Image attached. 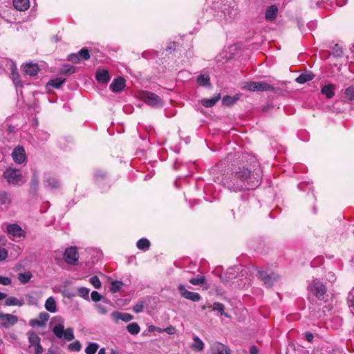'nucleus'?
<instances>
[{
	"label": "nucleus",
	"mask_w": 354,
	"mask_h": 354,
	"mask_svg": "<svg viewBox=\"0 0 354 354\" xmlns=\"http://www.w3.org/2000/svg\"><path fill=\"white\" fill-rule=\"evenodd\" d=\"M246 163L235 167L229 176L222 180L223 185L234 192L254 189L261 183L262 169L254 156H248Z\"/></svg>",
	"instance_id": "nucleus-1"
},
{
	"label": "nucleus",
	"mask_w": 354,
	"mask_h": 354,
	"mask_svg": "<svg viewBox=\"0 0 354 354\" xmlns=\"http://www.w3.org/2000/svg\"><path fill=\"white\" fill-rule=\"evenodd\" d=\"M10 72V78L15 85L17 92L21 93L23 83L20 80V75L17 72V66L12 59L4 57L0 59V74Z\"/></svg>",
	"instance_id": "nucleus-2"
},
{
	"label": "nucleus",
	"mask_w": 354,
	"mask_h": 354,
	"mask_svg": "<svg viewBox=\"0 0 354 354\" xmlns=\"http://www.w3.org/2000/svg\"><path fill=\"white\" fill-rule=\"evenodd\" d=\"M53 322L55 323L53 332L57 338L64 337L68 342L72 341L74 339L73 329L68 328L64 330V320L61 316L55 317Z\"/></svg>",
	"instance_id": "nucleus-3"
},
{
	"label": "nucleus",
	"mask_w": 354,
	"mask_h": 354,
	"mask_svg": "<svg viewBox=\"0 0 354 354\" xmlns=\"http://www.w3.org/2000/svg\"><path fill=\"white\" fill-rule=\"evenodd\" d=\"M3 177L9 185L21 186L26 183L21 171L12 167H8L3 174Z\"/></svg>",
	"instance_id": "nucleus-4"
},
{
	"label": "nucleus",
	"mask_w": 354,
	"mask_h": 354,
	"mask_svg": "<svg viewBox=\"0 0 354 354\" xmlns=\"http://www.w3.org/2000/svg\"><path fill=\"white\" fill-rule=\"evenodd\" d=\"M308 292L315 296L318 300L326 301L328 295L326 286L318 279L313 280L308 286Z\"/></svg>",
	"instance_id": "nucleus-5"
},
{
	"label": "nucleus",
	"mask_w": 354,
	"mask_h": 354,
	"mask_svg": "<svg viewBox=\"0 0 354 354\" xmlns=\"http://www.w3.org/2000/svg\"><path fill=\"white\" fill-rule=\"evenodd\" d=\"M140 98L149 106L154 108H160L163 106V101L160 96L150 91H143Z\"/></svg>",
	"instance_id": "nucleus-6"
},
{
	"label": "nucleus",
	"mask_w": 354,
	"mask_h": 354,
	"mask_svg": "<svg viewBox=\"0 0 354 354\" xmlns=\"http://www.w3.org/2000/svg\"><path fill=\"white\" fill-rule=\"evenodd\" d=\"M250 91H273L274 88L265 82H248L243 87Z\"/></svg>",
	"instance_id": "nucleus-7"
},
{
	"label": "nucleus",
	"mask_w": 354,
	"mask_h": 354,
	"mask_svg": "<svg viewBox=\"0 0 354 354\" xmlns=\"http://www.w3.org/2000/svg\"><path fill=\"white\" fill-rule=\"evenodd\" d=\"M257 276L264 282V284L268 288L273 286L274 284L279 279V274L274 272L268 274L266 272L261 270H258Z\"/></svg>",
	"instance_id": "nucleus-8"
},
{
	"label": "nucleus",
	"mask_w": 354,
	"mask_h": 354,
	"mask_svg": "<svg viewBox=\"0 0 354 354\" xmlns=\"http://www.w3.org/2000/svg\"><path fill=\"white\" fill-rule=\"evenodd\" d=\"M239 13L238 6L234 5L232 6L224 5V8L221 11L220 17L225 21H231L234 19Z\"/></svg>",
	"instance_id": "nucleus-9"
},
{
	"label": "nucleus",
	"mask_w": 354,
	"mask_h": 354,
	"mask_svg": "<svg viewBox=\"0 0 354 354\" xmlns=\"http://www.w3.org/2000/svg\"><path fill=\"white\" fill-rule=\"evenodd\" d=\"M79 254L76 247H71L66 250L64 259L68 264L75 265L77 263Z\"/></svg>",
	"instance_id": "nucleus-10"
},
{
	"label": "nucleus",
	"mask_w": 354,
	"mask_h": 354,
	"mask_svg": "<svg viewBox=\"0 0 354 354\" xmlns=\"http://www.w3.org/2000/svg\"><path fill=\"white\" fill-rule=\"evenodd\" d=\"M18 322V317L15 315L0 313V325L8 328Z\"/></svg>",
	"instance_id": "nucleus-11"
},
{
	"label": "nucleus",
	"mask_w": 354,
	"mask_h": 354,
	"mask_svg": "<svg viewBox=\"0 0 354 354\" xmlns=\"http://www.w3.org/2000/svg\"><path fill=\"white\" fill-rule=\"evenodd\" d=\"M180 295L186 299L197 302L201 300V295L198 292H191L185 288V287L180 284L178 287Z\"/></svg>",
	"instance_id": "nucleus-12"
},
{
	"label": "nucleus",
	"mask_w": 354,
	"mask_h": 354,
	"mask_svg": "<svg viewBox=\"0 0 354 354\" xmlns=\"http://www.w3.org/2000/svg\"><path fill=\"white\" fill-rule=\"evenodd\" d=\"M11 156L14 162L17 164H22L26 161V155L23 147L17 146L15 147Z\"/></svg>",
	"instance_id": "nucleus-13"
},
{
	"label": "nucleus",
	"mask_w": 354,
	"mask_h": 354,
	"mask_svg": "<svg viewBox=\"0 0 354 354\" xmlns=\"http://www.w3.org/2000/svg\"><path fill=\"white\" fill-rule=\"evenodd\" d=\"M230 352L228 346L219 342H215L211 346V354H230Z\"/></svg>",
	"instance_id": "nucleus-14"
},
{
	"label": "nucleus",
	"mask_w": 354,
	"mask_h": 354,
	"mask_svg": "<svg viewBox=\"0 0 354 354\" xmlns=\"http://www.w3.org/2000/svg\"><path fill=\"white\" fill-rule=\"evenodd\" d=\"M7 232L14 238H20L24 236V231L16 223L9 224L7 226Z\"/></svg>",
	"instance_id": "nucleus-15"
},
{
	"label": "nucleus",
	"mask_w": 354,
	"mask_h": 354,
	"mask_svg": "<svg viewBox=\"0 0 354 354\" xmlns=\"http://www.w3.org/2000/svg\"><path fill=\"white\" fill-rule=\"evenodd\" d=\"M23 71L25 75L30 76H36L39 71L37 64L27 63L23 65Z\"/></svg>",
	"instance_id": "nucleus-16"
},
{
	"label": "nucleus",
	"mask_w": 354,
	"mask_h": 354,
	"mask_svg": "<svg viewBox=\"0 0 354 354\" xmlns=\"http://www.w3.org/2000/svg\"><path fill=\"white\" fill-rule=\"evenodd\" d=\"M111 317L115 322H118L119 320L128 322L133 319V316L132 315L126 313H120L118 311L113 312L111 313Z\"/></svg>",
	"instance_id": "nucleus-17"
},
{
	"label": "nucleus",
	"mask_w": 354,
	"mask_h": 354,
	"mask_svg": "<svg viewBox=\"0 0 354 354\" xmlns=\"http://www.w3.org/2000/svg\"><path fill=\"white\" fill-rule=\"evenodd\" d=\"M95 79L100 83H107L110 80L108 71L103 68H98L95 73Z\"/></svg>",
	"instance_id": "nucleus-18"
},
{
	"label": "nucleus",
	"mask_w": 354,
	"mask_h": 354,
	"mask_svg": "<svg viewBox=\"0 0 354 354\" xmlns=\"http://www.w3.org/2000/svg\"><path fill=\"white\" fill-rule=\"evenodd\" d=\"M125 86V81L124 78L119 77L115 79L112 83L110 84V89L115 92L118 93L121 91Z\"/></svg>",
	"instance_id": "nucleus-19"
},
{
	"label": "nucleus",
	"mask_w": 354,
	"mask_h": 354,
	"mask_svg": "<svg viewBox=\"0 0 354 354\" xmlns=\"http://www.w3.org/2000/svg\"><path fill=\"white\" fill-rule=\"evenodd\" d=\"M335 85L328 84L323 86L321 89V93L326 97L328 99H331L335 95Z\"/></svg>",
	"instance_id": "nucleus-20"
},
{
	"label": "nucleus",
	"mask_w": 354,
	"mask_h": 354,
	"mask_svg": "<svg viewBox=\"0 0 354 354\" xmlns=\"http://www.w3.org/2000/svg\"><path fill=\"white\" fill-rule=\"evenodd\" d=\"M278 12V8L275 5H272L269 6L265 13V17L268 21H272L274 20L277 15Z\"/></svg>",
	"instance_id": "nucleus-21"
},
{
	"label": "nucleus",
	"mask_w": 354,
	"mask_h": 354,
	"mask_svg": "<svg viewBox=\"0 0 354 354\" xmlns=\"http://www.w3.org/2000/svg\"><path fill=\"white\" fill-rule=\"evenodd\" d=\"M196 82L201 86L209 87L211 86L209 75L207 73L200 74L197 77Z\"/></svg>",
	"instance_id": "nucleus-22"
},
{
	"label": "nucleus",
	"mask_w": 354,
	"mask_h": 354,
	"mask_svg": "<svg viewBox=\"0 0 354 354\" xmlns=\"http://www.w3.org/2000/svg\"><path fill=\"white\" fill-rule=\"evenodd\" d=\"M44 185L50 189H56L59 187V181L57 178L49 175L46 177Z\"/></svg>",
	"instance_id": "nucleus-23"
},
{
	"label": "nucleus",
	"mask_w": 354,
	"mask_h": 354,
	"mask_svg": "<svg viewBox=\"0 0 354 354\" xmlns=\"http://www.w3.org/2000/svg\"><path fill=\"white\" fill-rule=\"evenodd\" d=\"M14 7L19 11H25L30 6L29 0H13Z\"/></svg>",
	"instance_id": "nucleus-24"
},
{
	"label": "nucleus",
	"mask_w": 354,
	"mask_h": 354,
	"mask_svg": "<svg viewBox=\"0 0 354 354\" xmlns=\"http://www.w3.org/2000/svg\"><path fill=\"white\" fill-rule=\"evenodd\" d=\"M44 306L46 310L50 313H55L57 310L56 301L53 297L46 299Z\"/></svg>",
	"instance_id": "nucleus-25"
},
{
	"label": "nucleus",
	"mask_w": 354,
	"mask_h": 354,
	"mask_svg": "<svg viewBox=\"0 0 354 354\" xmlns=\"http://www.w3.org/2000/svg\"><path fill=\"white\" fill-rule=\"evenodd\" d=\"M221 98V95L218 94L216 96L213 97L212 98L207 99L204 98L202 99L201 103L203 106L207 108H209L213 106Z\"/></svg>",
	"instance_id": "nucleus-26"
},
{
	"label": "nucleus",
	"mask_w": 354,
	"mask_h": 354,
	"mask_svg": "<svg viewBox=\"0 0 354 354\" xmlns=\"http://www.w3.org/2000/svg\"><path fill=\"white\" fill-rule=\"evenodd\" d=\"M314 78V75L311 72H306L301 74L296 78V82L299 84H304Z\"/></svg>",
	"instance_id": "nucleus-27"
},
{
	"label": "nucleus",
	"mask_w": 354,
	"mask_h": 354,
	"mask_svg": "<svg viewBox=\"0 0 354 354\" xmlns=\"http://www.w3.org/2000/svg\"><path fill=\"white\" fill-rule=\"evenodd\" d=\"M5 305L7 306H22L24 305V301L22 299H18L15 297H9L5 301Z\"/></svg>",
	"instance_id": "nucleus-28"
},
{
	"label": "nucleus",
	"mask_w": 354,
	"mask_h": 354,
	"mask_svg": "<svg viewBox=\"0 0 354 354\" xmlns=\"http://www.w3.org/2000/svg\"><path fill=\"white\" fill-rule=\"evenodd\" d=\"M194 343L192 344L191 348L196 351H202L204 349L203 342L197 336L194 338Z\"/></svg>",
	"instance_id": "nucleus-29"
},
{
	"label": "nucleus",
	"mask_w": 354,
	"mask_h": 354,
	"mask_svg": "<svg viewBox=\"0 0 354 354\" xmlns=\"http://www.w3.org/2000/svg\"><path fill=\"white\" fill-rule=\"evenodd\" d=\"M94 178L96 184L100 186L102 181L106 180V173L102 170H97L95 172Z\"/></svg>",
	"instance_id": "nucleus-30"
},
{
	"label": "nucleus",
	"mask_w": 354,
	"mask_h": 354,
	"mask_svg": "<svg viewBox=\"0 0 354 354\" xmlns=\"http://www.w3.org/2000/svg\"><path fill=\"white\" fill-rule=\"evenodd\" d=\"M10 203V198L8 193L5 192H0V205L2 208H7Z\"/></svg>",
	"instance_id": "nucleus-31"
},
{
	"label": "nucleus",
	"mask_w": 354,
	"mask_h": 354,
	"mask_svg": "<svg viewBox=\"0 0 354 354\" xmlns=\"http://www.w3.org/2000/svg\"><path fill=\"white\" fill-rule=\"evenodd\" d=\"M28 341L30 346H34L40 343V338L37 335V334L32 331H29L28 333Z\"/></svg>",
	"instance_id": "nucleus-32"
},
{
	"label": "nucleus",
	"mask_w": 354,
	"mask_h": 354,
	"mask_svg": "<svg viewBox=\"0 0 354 354\" xmlns=\"http://www.w3.org/2000/svg\"><path fill=\"white\" fill-rule=\"evenodd\" d=\"M32 274L30 271L18 274V279L22 284L28 283L32 278Z\"/></svg>",
	"instance_id": "nucleus-33"
},
{
	"label": "nucleus",
	"mask_w": 354,
	"mask_h": 354,
	"mask_svg": "<svg viewBox=\"0 0 354 354\" xmlns=\"http://www.w3.org/2000/svg\"><path fill=\"white\" fill-rule=\"evenodd\" d=\"M137 248L142 250H147L151 245L150 241L147 239H140L136 243Z\"/></svg>",
	"instance_id": "nucleus-34"
},
{
	"label": "nucleus",
	"mask_w": 354,
	"mask_h": 354,
	"mask_svg": "<svg viewBox=\"0 0 354 354\" xmlns=\"http://www.w3.org/2000/svg\"><path fill=\"white\" fill-rule=\"evenodd\" d=\"M189 282L194 286L202 285L206 282V277L204 275H197L196 277L191 278Z\"/></svg>",
	"instance_id": "nucleus-35"
},
{
	"label": "nucleus",
	"mask_w": 354,
	"mask_h": 354,
	"mask_svg": "<svg viewBox=\"0 0 354 354\" xmlns=\"http://www.w3.org/2000/svg\"><path fill=\"white\" fill-rule=\"evenodd\" d=\"M127 329L130 334L137 335L140 333V327L136 322H133L127 325Z\"/></svg>",
	"instance_id": "nucleus-36"
},
{
	"label": "nucleus",
	"mask_w": 354,
	"mask_h": 354,
	"mask_svg": "<svg viewBox=\"0 0 354 354\" xmlns=\"http://www.w3.org/2000/svg\"><path fill=\"white\" fill-rule=\"evenodd\" d=\"M75 67L71 64H64L60 69V73L64 75H70L75 73Z\"/></svg>",
	"instance_id": "nucleus-37"
},
{
	"label": "nucleus",
	"mask_w": 354,
	"mask_h": 354,
	"mask_svg": "<svg viewBox=\"0 0 354 354\" xmlns=\"http://www.w3.org/2000/svg\"><path fill=\"white\" fill-rule=\"evenodd\" d=\"M212 307L213 310L218 311L221 315H224L226 317H229V315L225 313V306L222 303L215 302L214 303Z\"/></svg>",
	"instance_id": "nucleus-38"
},
{
	"label": "nucleus",
	"mask_w": 354,
	"mask_h": 354,
	"mask_svg": "<svg viewBox=\"0 0 354 354\" xmlns=\"http://www.w3.org/2000/svg\"><path fill=\"white\" fill-rule=\"evenodd\" d=\"M122 286H123L122 281H113L111 283L110 290L113 293H115V292L120 291V290L122 288Z\"/></svg>",
	"instance_id": "nucleus-39"
},
{
	"label": "nucleus",
	"mask_w": 354,
	"mask_h": 354,
	"mask_svg": "<svg viewBox=\"0 0 354 354\" xmlns=\"http://www.w3.org/2000/svg\"><path fill=\"white\" fill-rule=\"evenodd\" d=\"M98 348L99 346L97 343H90L86 348L85 352L86 354H95L97 352Z\"/></svg>",
	"instance_id": "nucleus-40"
},
{
	"label": "nucleus",
	"mask_w": 354,
	"mask_h": 354,
	"mask_svg": "<svg viewBox=\"0 0 354 354\" xmlns=\"http://www.w3.org/2000/svg\"><path fill=\"white\" fill-rule=\"evenodd\" d=\"M78 56L80 59L88 60L90 58V53L88 49L83 48L78 53Z\"/></svg>",
	"instance_id": "nucleus-41"
},
{
	"label": "nucleus",
	"mask_w": 354,
	"mask_h": 354,
	"mask_svg": "<svg viewBox=\"0 0 354 354\" xmlns=\"http://www.w3.org/2000/svg\"><path fill=\"white\" fill-rule=\"evenodd\" d=\"M237 100H238V97L227 95L223 98L222 102H223V104H224L225 106H230V105L233 104Z\"/></svg>",
	"instance_id": "nucleus-42"
},
{
	"label": "nucleus",
	"mask_w": 354,
	"mask_h": 354,
	"mask_svg": "<svg viewBox=\"0 0 354 354\" xmlns=\"http://www.w3.org/2000/svg\"><path fill=\"white\" fill-rule=\"evenodd\" d=\"M344 93L348 100L353 101L354 100V86L346 88Z\"/></svg>",
	"instance_id": "nucleus-43"
},
{
	"label": "nucleus",
	"mask_w": 354,
	"mask_h": 354,
	"mask_svg": "<svg viewBox=\"0 0 354 354\" xmlns=\"http://www.w3.org/2000/svg\"><path fill=\"white\" fill-rule=\"evenodd\" d=\"M65 82V79L59 77L52 80L50 82V85L55 88H59Z\"/></svg>",
	"instance_id": "nucleus-44"
},
{
	"label": "nucleus",
	"mask_w": 354,
	"mask_h": 354,
	"mask_svg": "<svg viewBox=\"0 0 354 354\" xmlns=\"http://www.w3.org/2000/svg\"><path fill=\"white\" fill-rule=\"evenodd\" d=\"M89 281L96 289H99L102 286L101 281L99 277L97 276H93L91 277Z\"/></svg>",
	"instance_id": "nucleus-45"
},
{
	"label": "nucleus",
	"mask_w": 354,
	"mask_h": 354,
	"mask_svg": "<svg viewBox=\"0 0 354 354\" xmlns=\"http://www.w3.org/2000/svg\"><path fill=\"white\" fill-rule=\"evenodd\" d=\"M82 345L79 341H75L68 345V349L71 351H80L81 350Z\"/></svg>",
	"instance_id": "nucleus-46"
},
{
	"label": "nucleus",
	"mask_w": 354,
	"mask_h": 354,
	"mask_svg": "<svg viewBox=\"0 0 354 354\" xmlns=\"http://www.w3.org/2000/svg\"><path fill=\"white\" fill-rule=\"evenodd\" d=\"M39 185V178L37 174L35 171L32 177V179L30 180V187L32 189H36L38 187Z\"/></svg>",
	"instance_id": "nucleus-47"
},
{
	"label": "nucleus",
	"mask_w": 354,
	"mask_h": 354,
	"mask_svg": "<svg viewBox=\"0 0 354 354\" xmlns=\"http://www.w3.org/2000/svg\"><path fill=\"white\" fill-rule=\"evenodd\" d=\"M50 315L46 312L40 313L38 319L41 321L44 326L46 325V322L49 319Z\"/></svg>",
	"instance_id": "nucleus-48"
},
{
	"label": "nucleus",
	"mask_w": 354,
	"mask_h": 354,
	"mask_svg": "<svg viewBox=\"0 0 354 354\" xmlns=\"http://www.w3.org/2000/svg\"><path fill=\"white\" fill-rule=\"evenodd\" d=\"M143 309H144V305H143L142 302H139V303L136 304L135 306H133V310L136 313H139L142 312Z\"/></svg>",
	"instance_id": "nucleus-49"
},
{
	"label": "nucleus",
	"mask_w": 354,
	"mask_h": 354,
	"mask_svg": "<svg viewBox=\"0 0 354 354\" xmlns=\"http://www.w3.org/2000/svg\"><path fill=\"white\" fill-rule=\"evenodd\" d=\"M89 290L86 288L81 287L78 289V295L80 297H88Z\"/></svg>",
	"instance_id": "nucleus-50"
},
{
	"label": "nucleus",
	"mask_w": 354,
	"mask_h": 354,
	"mask_svg": "<svg viewBox=\"0 0 354 354\" xmlns=\"http://www.w3.org/2000/svg\"><path fill=\"white\" fill-rule=\"evenodd\" d=\"M91 299L93 301H99L102 299V295L97 291H93L91 294Z\"/></svg>",
	"instance_id": "nucleus-51"
},
{
	"label": "nucleus",
	"mask_w": 354,
	"mask_h": 354,
	"mask_svg": "<svg viewBox=\"0 0 354 354\" xmlns=\"http://www.w3.org/2000/svg\"><path fill=\"white\" fill-rule=\"evenodd\" d=\"M12 283V280L10 278L8 277H3L0 275V284L4 285V286H8L10 285Z\"/></svg>",
	"instance_id": "nucleus-52"
},
{
	"label": "nucleus",
	"mask_w": 354,
	"mask_h": 354,
	"mask_svg": "<svg viewBox=\"0 0 354 354\" xmlns=\"http://www.w3.org/2000/svg\"><path fill=\"white\" fill-rule=\"evenodd\" d=\"M68 59L72 62H74V63H77L79 62L80 60V57L78 56V54L77 53H71L68 56Z\"/></svg>",
	"instance_id": "nucleus-53"
},
{
	"label": "nucleus",
	"mask_w": 354,
	"mask_h": 354,
	"mask_svg": "<svg viewBox=\"0 0 354 354\" xmlns=\"http://www.w3.org/2000/svg\"><path fill=\"white\" fill-rule=\"evenodd\" d=\"M30 325L31 326H44V325L42 324V323L41 322V321L39 319H31L30 321Z\"/></svg>",
	"instance_id": "nucleus-54"
},
{
	"label": "nucleus",
	"mask_w": 354,
	"mask_h": 354,
	"mask_svg": "<svg viewBox=\"0 0 354 354\" xmlns=\"http://www.w3.org/2000/svg\"><path fill=\"white\" fill-rule=\"evenodd\" d=\"M8 257V251L2 248H0V261L6 259Z\"/></svg>",
	"instance_id": "nucleus-55"
},
{
	"label": "nucleus",
	"mask_w": 354,
	"mask_h": 354,
	"mask_svg": "<svg viewBox=\"0 0 354 354\" xmlns=\"http://www.w3.org/2000/svg\"><path fill=\"white\" fill-rule=\"evenodd\" d=\"M48 136H49V135L46 132H44V131L38 132L37 137L39 139H41L42 140H46L48 138Z\"/></svg>",
	"instance_id": "nucleus-56"
},
{
	"label": "nucleus",
	"mask_w": 354,
	"mask_h": 354,
	"mask_svg": "<svg viewBox=\"0 0 354 354\" xmlns=\"http://www.w3.org/2000/svg\"><path fill=\"white\" fill-rule=\"evenodd\" d=\"M35 348V354H41L43 352L42 346H41L40 343L39 344H37L34 346Z\"/></svg>",
	"instance_id": "nucleus-57"
},
{
	"label": "nucleus",
	"mask_w": 354,
	"mask_h": 354,
	"mask_svg": "<svg viewBox=\"0 0 354 354\" xmlns=\"http://www.w3.org/2000/svg\"><path fill=\"white\" fill-rule=\"evenodd\" d=\"M313 335L310 332H306L305 333V339L309 342H313Z\"/></svg>",
	"instance_id": "nucleus-58"
},
{
	"label": "nucleus",
	"mask_w": 354,
	"mask_h": 354,
	"mask_svg": "<svg viewBox=\"0 0 354 354\" xmlns=\"http://www.w3.org/2000/svg\"><path fill=\"white\" fill-rule=\"evenodd\" d=\"M163 330L169 335H172L175 333L176 329L173 326H169V327H167Z\"/></svg>",
	"instance_id": "nucleus-59"
},
{
	"label": "nucleus",
	"mask_w": 354,
	"mask_h": 354,
	"mask_svg": "<svg viewBox=\"0 0 354 354\" xmlns=\"http://www.w3.org/2000/svg\"><path fill=\"white\" fill-rule=\"evenodd\" d=\"M334 49L335 50V52L334 53L335 55V56H340L342 52V50L340 49V48L339 47V46L338 45H335Z\"/></svg>",
	"instance_id": "nucleus-60"
},
{
	"label": "nucleus",
	"mask_w": 354,
	"mask_h": 354,
	"mask_svg": "<svg viewBox=\"0 0 354 354\" xmlns=\"http://www.w3.org/2000/svg\"><path fill=\"white\" fill-rule=\"evenodd\" d=\"M250 354H258L259 350L255 346H252L250 348Z\"/></svg>",
	"instance_id": "nucleus-61"
},
{
	"label": "nucleus",
	"mask_w": 354,
	"mask_h": 354,
	"mask_svg": "<svg viewBox=\"0 0 354 354\" xmlns=\"http://www.w3.org/2000/svg\"><path fill=\"white\" fill-rule=\"evenodd\" d=\"M97 310H98V312L101 314H106L107 313L106 310L105 309L104 307L102 306H97Z\"/></svg>",
	"instance_id": "nucleus-62"
},
{
	"label": "nucleus",
	"mask_w": 354,
	"mask_h": 354,
	"mask_svg": "<svg viewBox=\"0 0 354 354\" xmlns=\"http://www.w3.org/2000/svg\"><path fill=\"white\" fill-rule=\"evenodd\" d=\"M149 331H154V330H158V332L161 331L160 328H157L154 327L153 326H151L149 328Z\"/></svg>",
	"instance_id": "nucleus-63"
},
{
	"label": "nucleus",
	"mask_w": 354,
	"mask_h": 354,
	"mask_svg": "<svg viewBox=\"0 0 354 354\" xmlns=\"http://www.w3.org/2000/svg\"><path fill=\"white\" fill-rule=\"evenodd\" d=\"M349 306L354 308V297H352L351 299L349 300Z\"/></svg>",
	"instance_id": "nucleus-64"
}]
</instances>
